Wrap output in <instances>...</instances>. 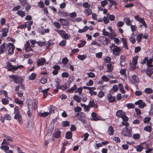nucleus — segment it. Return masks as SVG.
<instances>
[{
    "label": "nucleus",
    "mask_w": 153,
    "mask_h": 153,
    "mask_svg": "<svg viewBox=\"0 0 153 153\" xmlns=\"http://www.w3.org/2000/svg\"><path fill=\"white\" fill-rule=\"evenodd\" d=\"M85 114L82 112L77 113L75 116L77 117L78 120L80 121L84 124H85L86 122V119L85 118Z\"/></svg>",
    "instance_id": "obj_1"
},
{
    "label": "nucleus",
    "mask_w": 153,
    "mask_h": 153,
    "mask_svg": "<svg viewBox=\"0 0 153 153\" xmlns=\"http://www.w3.org/2000/svg\"><path fill=\"white\" fill-rule=\"evenodd\" d=\"M131 131L127 128L125 127L122 129L121 134L124 136L131 137Z\"/></svg>",
    "instance_id": "obj_2"
},
{
    "label": "nucleus",
    "mask_w": 153,
    "mask_h": 153,
    "mask_svg": "<svg viewBox=\"0 0 153 153\" xmlns=\"http://www.w3.org/2000/svg\"><path fill=\"white\" fill-rule=\"evenodd\" d=\"M91 117L92 118L91 119V120L97 121L98 120H105V119L102 118L100 116H97V114L95 112H93L91 114Z\"/></svg>",
    "instance_id": "obj_3"
},
{
    "label": "nucleus",
    "mask_w": 153,
    "mask_h": 153,
    "mask_svg": "<svg viewBox=\"0 0 153 153\" xmlns=\"http://www.w3.org/2000/svg\"><path fill=\"white\" fill-rule=\"evenodd\" d=\"M7 47H9V49L8 51V53L9 55H12L14 53V49L15 47L14 44L11 43L7 44L6 45Z\"/></svg>",
    "instance_id": "obj_4"
},
{
    "label": "nucleus",
    "mask_w": 153,
    "mask_h": 153,
    "mask_svg": "<svg viewBox=\"0 0 153 153\" xmlns=\"http://www.w3.org/2000/svg\"><path fill=\"white\" fill-rule=\"evenodd\" d=\"M9 77L13 79L14 82L16 84H18L21 82V77L20 76H16L14 75H9Z\"/></svg>",
    "instance_id": "obj_5"
},
{
    "label": "nucleus",
    "mask_w": 153,
    "mask_h": 153,
    "mask_svg": "<svg viewBox=\"0 0 153 153\" xmlns=\"http://www.w3.org/2000/svg\"><path fill=\"white\" fill-rule=\"evenodd\" d=\"M139 15H137L135 16H134V17L136 20L141 23L145 28H146L147 27V25L145 21L144 20V19L143 18L139 17Z\"/></svg>",
    "instance_id": "obj_6"
},
{
    "label": "nucleus",
    "mask_w": 153,
    "mask_h": 153,
    "mask_svg": "<svg viewBox=\"0 0 153 153\" xmlns=\"http://www.w3.org/2000/svg\"><path fill=\"white\" fill-rule=\"evenodd\" d=\"M121 51V49L119 47L114 48L112 50L113 54L116 56H119Z\"/></svg>",
    "instance_id": "obj_7"
},
{
    "label": "nucleus",
    "mask_w": 153,
    "mask_h": 153,
    "mask_svg": "<svg viewBox=\"0 0 153 153\" xmlns=\"http://www.w3.org/2000/svg\"><path fill=\"white\" fill-rule=\"evenodd\" d=\"M24 67V66L23 65H19L17 66H14L13 65L12 67L9 68L8 71L14 72V71H16L20 68H23Z\"/></svg>",
    "instance_id": "obj_8"
},
{
    "label": "nucleus",
    "mask_w": 153,
    "mask_h": 153,
    "mask_svg": "<svg viewBox=\"0 0 153 153\" xmlns=\"http://www.w3.org/2000/svg\"><path fill=\"white\" fill-rule=\"evenodd\" d=\"M46 61L45 58H41L40 59H38L37 61V65L38 66L43 65Z\"/></svg>",
    "instance_id": "obj_9"
},
{
    "label": "nucleus",
    "mask_w": 153,
    "mask_h": 153,
    "mask_svg": "<svg viewBox=\"0 0 153 153\" xmlns=\"http://www.w3.org/2000/svg\"><path fill=\"white\" fill-rule=\"evenodd\" d=\"M58 20L61 24L63 26H68L69 25V22L67 19L61 18Z\"/></svg>",
    "instance_id": "obj_10"
},
{
    "label": "nucleus",
    "mask_w": 153,
    "mask_h": 153,
    "mask_svg": "<svg viewBox=\"0 0 153 153\" xmlns=\"http://www.w3.org/2000/svg\"><path fill=\"white\" fill-rule=\"evenodd\" d=\"M6 43H4L0 46V54L4 53L7 50V48L6 46Z\"/></svg>",
    "instance_id": "obj_11"
},
{
    "label": "nucleus",
    "mask_w": 153,
    "mask_h": 153,
    "mask_svg": "<svg viewBox=\"0 0 153 153\" xmlns=\"http://www.w3.org/2000/svg\"><path fill=\"white\" fill-rule=\"evenodd\" d=\"M15 119L18 120L20 124L22 123L23 122L22 120V116L20 114H15L14 117Z\"/></svg>",
    "instance_id": "obj_12"
},
{
    "label": "nucleus",
    "mask_w": 153,
    "mask_h": 153,
    "mask_svg": "<svg viewBox=\"0 0 153 153\" xmlns=\"http://www.w3.org/2000/svg\"><path fill=\"white\" fill-rule=\"evenodd\" d=\"M107 98L109 102H114L115 100V97L112 96L110 94H107Z\"/></svg>",
    "instance_id": "obj_13"
},
{
    "label": "nucleus",
    "mask_w": 153,
    "mask_h": 153,
    "mask_svg": "<svg viewBox=\"0 0 153 153\" xmlns=\"http://www.w3.org/2000/svg\"><path fill=\"white\" fill-rule=\"evenodd\" d=\"M116 116L119 118H122L123 115H126L125 112L121 110H118L116 113Z\"/></svg>",
    "instance_id": "obj_14"
},
{
    "label": "nucleus",
    "mask_w": 153,
    "mask_h": 153,
    "mask_svg": "<svg viewBox=\"0 0 153 153\" xmlns=\"http://www.w3.org/2000/svg\"><path fill=\"white\" fill-rule=\"evenodd\" d=\"M9 31L8 29L7 28L5 27L3 28L2 30V32L1 36L6 37L7 35V33Z\"/></svg>",
    "instance_id": "obj_15"
},
{
    "label": "nucleus",
    "mask_w": 153,
    "mask_h": 153,
    "mask_svg": "<svg viewBox=\"0 0 153 153\" xmlns=\"http://www.w3.org/2000/svg\"><path fill=\"white\" fill-rule=\"evenodd\" d=\"M90 108H96L98 107V105L97 103L94 104V100H92V101L90 100L89 102L88 105Z\"/></svg>",
    "instance_id": "obj_16"
},
{
    "label": "nucleus",
    "mask_w": 153,
    "mask_h": 153,
    "mask_svg": "<svg viewBox=\"0 0 153 153\" xmlns=\"http://www.w3.org/2000/svg\"><path fill=\"white\" fill-rule=\"evenodd\" d=\"M146 73L147 75L149 77H150L151 75L153 73V68H147Z\"/></svg>",
    "instance_id": "obj_17"
},
{
    "label": "nucleus",
    "mask_w": 153,
    "mask_h": 153,
    "mask_svg": "<svg viewBox=\"0 0 153 153\" xmlns=\"http://www.w3.org/2000/svg\"><path fill=\"white\" fill-rule=\"evenodd\" d=\"M114 129L113 127L112 126H110L109 127L108 132V134L110 135H112L114 134Z\"/></svg>",
    "instance_id": "obj_18"
},
{
    "label": "nucleus",
    "mask_w": 153,
    "mask_h": 153,
    "mask_svg": "<svg viewBox=\"0 0 153 153\" xmlns=\"http://www.w3.org/2000/svg\"><path fill=\"white\" fill-rule=\"evenodd\" d=\"M84 13L86 16H88L92 13V10L90 8L85 9L84 10Z\"/></svg>",
    "instance_id": "obj_19"
},
{
    "label": "nucleus",
    "mask_w": 153,
    "mask_h": 153,
    "mask_svg": "<svg viewBox=\"0 0 153 153\" xmlns=\"http://www.w3.org/2000/svg\"><path fill=\"white\" fill-rule=\"evenodd\" d=\"M118 89V87L117 85H114L113 86L112 88L111 89L110 91V92L114 93L116 92Z\"/></svg>",
    "instance_id": "obj_20"
},
{
    "label": "nucleus",
    "mask_w": 153,
    "mask_h": 153,
    "mask_svg": "<svg viewBox=\"0 0 153 153\" xmlns=\"http://www.w3.org/2000/svg\"><path fill=\"white\" fill-rule=\"evenodd\" d=\"M58 14L59 16L61 17L68 16V13L63 11H59L58 12Z\"/></svg>",
    "instance_id": "obj_21"
},
{
    "label": "nucleus",
    "mask_w": 153,
    "mask_h": 153,
    "mask_svg": "<svg viewBox=\"0 0 153 153\" xmlns=\"http://www.w3.org/2000/svg\"><path fill=\"white\" fill-rule=\"evenodd\" d=\"M138 58V56H135L132 59V62L134 65V69H135L136 68V65L137 63V59Z\"/></svg>",
    "instance_id": "obj_22"
},
{
    "label": "nucleus",
    "mask_w": 153,
    "mask_h": 153,
    "mask_svg": "<svg viewBox=\"0 0 153 153\" xmlns=\"http://www.w3.org/2000/svg\"><path fill=\"white\" fill-rule=\"evenodd\" d=\"M123 21L126 23L127 25L130 26L131 22L130 19L129 18L125 17L123 19Z\"/></svg>",
    "instance_id": "obj_23"
},
{
    "label": "nucleus",
    "mask_w": 153,
    "mask_h": 153,
    "mask_svg": "<svg viewBox=\"0 0 153 153\" xmlns=\"http://www.w3.org/2000/svg\"><path fill=\"white\" fill-rule=\"evenodd\" d=\"M55 30L62 37L65 33V31L64 30L59 29H55Z\"/></svg>",
    "instance_id": "obj_24"
},
{
    "label": "nucleus",
    "mask_w": 153,
    "mask_h": 153,
    "mask_svg": "<svg viewBox=\"0 0 153 153\" xmlns=\"http://www.w3.org/2000/svg\"><path fill=\"white\" fill-rule=\"evenodd\" d=\"M36 76H37V74H36L33 73L29 76V77H28V79L29 80H34L36 79Z\"/></svg>",
    "instance_id": "obj_25"
},
{
    "label": "nucleus",
    "mask_w": 153,
    "mask_h": 153,
    "mask_svg": "<svg viewBox=\"0 0 153 153\" xmlns=\"http://www.w3.org/2000/svg\"><path fill=\"white\" fill-rule=\"evenodd\" d=\"M65 137L67 139H71L72 137V132L71 131H67L65 134Z\"/></svg>",
    "instance_id": "obj_26"
},
{
    "label": "nucleus",
    "mask_w": 153,
    "mask_h": 153,
    "mask_svg": "<svg viewBox=\"0 0 153 153\" xmlns=\"http://www.w3.org/2000/svg\"><path fill=\"white\" fill-rule=\"evenodd\" d=\"M143 36V35L142 33H139L137 35L136 38V40L138 42H141Z\"/></svg>",
    "instance_id": "obj_27"
},
{
    "label": "nucleus",
    "mask_w": 153,
    "mask_h": 153,
    "mask_svg": "<svg viewBox=\"0 0 153 153\" xmlns=\"http://www.w3.org/2000/svg\"><path fill=\"white\" fill-rule=\"evenodd\" d=\"M76 85L74 84L73 87L68 90L67 91L69 93H72L74 92V91H75L76 89Z\"/></svg>",
    "instance_id": "obj_28"
},
{
    "label": "nucleus",
    "mask_w": 153,
    "mask_h": 153,
    "mask_svg": "<svg viewBox=\"0 0 153 153\" xmlns=\"http://www.w3.org/2000/svg\"><path fill=\"white\" fill-rule=\"evenodd\" d=\"M16 13L22 17H23L25 16V12L22 10H18Z\"/></svg>",
    "instance_id": "obj_29"
},
{
    "label": "nucleus",
    "mask_w": 153,
    "mask_h": 153,
    "mask_svg": "<svg viewBox=\"0 0 153 153\" xmlns=\"http://www.w3.org/2000/svg\"><path fill=\"white\" fill-rule=\"evenodd\" d=\"M103 39V41L102 44L103 45H106L109 43L110 42V41L106 37L103 36L102 37Z\"/></svg>",
    "instance_id": "obj_30"
},
{
    "label": "nucleus",
    "mask_w": 153,
    "mask_h": 153,
    "mask_svg": "<svg viewBox=\"0 0 153 153\" xmlns=\"http://www.w3.org/2000/svg\"><path fill=\"white\" fill-rule=\"evenodd\" d=\"M14 101L17 104L20 105H23V101L22 100H19L18 98H15L14 99Z\"/></svg>",
    "instance_id": "obj_31"
},
{
    "label": "nucleus",
    "mask_w": 153,
    "mask_h": 153,
    "mask_svg": "<svg viewBox=\"0 0 153 153\" xmlns=\"http://www.w3.org/2000/svg\"><path fill=\"white\" fill-rule=\"evenodd\" d=\"M89 136V134L88 133H84L83 136H81V137H84L83 140L84 141H87L88 140V137Z\"/></svg>",
    "instance_id": "obj_32"
},
{
    "label": "nucleus",
    "mask_w": 153,
    "mask_h": 153,
    "mask_svg": "<svg viewBox=\"0 0 153 153\" xmlns=\"http://www.w3.org/2000/svg\"><path fill=\"white\" fill-rule=\"evenodd\" d=\"M112 64L111 63H110L107 65V67L108 70L107 71V72H110L112 71L113 70V67H112Z\"/></svg>",
    "instance_id": "obj_33"
},
{
    "label": "nucleus",
    "mask_w": 153,
    "mask_h": 153,
    "mask_svg": "<svg viewBox=\"0 0 153 153\" xmlns=\"http://www.w3.org/2000/svg\"><path fill=\"white\" fill-rule=\"evenodd\" d=\"M144 92L148 94H150L153 93V90L150 88H146L145 89Z\"/></svg>",
    "instance_id": "obj_34"
},
{
    "label": "nucleus",
    "mask_w": 153,
    "mask_h": 153,
    "mask_svg": "<svg viewBox=\"0 0 153 153\" xmlns=\"http://www.w3.org/2000/svg\"><path fill=\"white\" fill-rule=\"evenodd\" d=\"M40 82L42 84H45L46 83L47 81V79L46 76H43L41 79Z\"/></svg>",
    "instance_id": "obj_35"
},
{
    "label": "nucleus",
    "mask_w": 153,
    "mask_h": 153,
    "mask_svg": "<svg viewBox=\"0 0 153 153\" xmlns=\"http://www.w3.org/2000/svg\"><path fill=\"white\" fill-rule=\"evenodd\" d=\"M132 79L135 82L137 83H138L140 82V80L138 77L136 75H133L132 76Z\"/></svg>",
    "instance_id": "obj_36"
},
{
    "label": "nucleus",
    "mask_w": 153,
    "mask_h": 153,
    "mask_svg": "<svg viewBox=\"0 0 153 153\" xmlns=\"http://www.w3.org/2000/svg\"><path fill=\"white\" fill-rule=\"evenodd\" d=\"M56 109V108L54 106L51 105L49 113L51 114H53L54 112V111Z\"/></svg>",
    "instance_id": "obj_37"
},
{
    "label": "nucleus",
    "mask_w": 153,
    "mask_h": 153,
    "mask_svg": "<svg viewBox=\"0 0 153 153\" xmlns=\"http://www.w3.org/2000/svg\"><path fill=\"white\" fill-rule=\"evenodd\" d=\"M4 94L6 97L9 98L8 96V94L7 91L4 90H0V95H2Z\"/></svg>",
    "instance_id": "obj_38"
},
{
    "label": "nucleus",
    "mask_w": 153,
    "mask_h": 153,
    "mask_svg": "<svg viewBox=\"0 0 153 153\" xmlns=\"http://www.w3.org/2000/svg\"><path fill=\"white\" fill-rule=\"evenodd\" d=\"M87 56L85 55H80L77 56V58L81 60H83L86 58Z\"/></svg>",
    "instance_id": "obj_39"
},
{
    "label": "nucleus",
    "mask_w": 153,
    "mask_h": 153,
    "mask_svg": "<svg viewBox=\"0 0 153 153\" xmlns=\"http://www.w3.org/2000/svg\"><path fill=\"white\" fill-rule=\"evenodd\" d=\"M0 148L2 150H4L6 152L8 150H9V147L7 145H2L1 146Z\"/></svg>",
    "instance_id": "obj_40"
},
{
    "label": "nucleus",
    "mask_w": 153,
    "mask_h": 153,
    "mask_svg": "<svg viewBox=\"0 0 153 153\" xmlns=\"http://www.w3.org/2000/svg\"><path fill=\"white\" fill-rule=\"evenodd\" d=\"M1 102L3 104L5 105L8 104L9 101L7 99L3 98L1 99Z\"/></svg>",
    "instance_id": "obj_41"
},
{
    "label": "nucleus",
    "mask_w": 153,
    "mask_h": 153,
    "mask_svg": "<svg viewBox=\"0 0 153 153\" xmlns=\"http://www.w3.org/2000/svg\"><path fill=\"white\" fill-rule=\"evenodd\" d=\"M61 132L59 130H58L55 132L54 137L55 138H58L60 137Z\"/></svg>",
    "instance_id": "obj_42"
},
{
    "label": "nucleus",
    "mask_w": 153,
    "mask_h": 153,
    "mask_svg": "<svg viewBox=\"0 0 153 153\" xmlns=\"http://www.w3.org/2000/svg\"><path fill=\"white\" fill-rule=\"evenodd\" d=\"M53 24L54 26L57 29H59L61 28V25L57 21L54 22L53 23Z\"/></svg>",
    "instance_id": "obj_43"
},
{
    "label": "nucleus",
    "mask_w": 153,
    "mask_h": 153,
    "mask_svg": "<svg viewBox=\"0 0 153 153\" xmlns=\"http://www.w3.org/2000/svg\"><path fill=\"white\" fill-rule=\"evenodd\" d=\"M152 129V127L150 126H146L144 128V130L145 131H148L149 132H150L151 131Z\"/></svg>",
    "instance_id": "obj_44"
},
{
    "label": "nucleus",
    "mask_w": 153,
    "mask_h": 153,
    "mask_svg": "<svg viewBox=\"0 0 153 153\" xmlns=\"http://www.w3.org/2000/svg\"><path fill=\"white\" fill-rule=\"evenodd\" d=\"M71 37V36L69 34H68L67 33H65L62 36V38L64 39H68Z\"/></svg>",
    "instance_id": "obj_45"
},
{
    "label": "nucleus",
    "mask_w": 153,
    "mask_h": 153,
    "mask_svg": "<svg viewBox=\"0 0 153 153\" xmlns=\"http://www.w3.org/2000/svg\"><path fill=\"white\" fill-rule=\"evenodd\" d=\"M136 150L138 152H141L143 149V147L140 145H137L136 146Z\"/></svg>",
    "instance_id": "obj_46"
},
{
    "label": "nucleus",
    "mask_w": 153,
    "mask_h": 153,
    "mask_svg": "<svg viewBox=\"0 0 153 153\" xmlns=\"http://www.w3.org/2000/svg\"><path fill=\"white\" fill-rule=\"evenodd\" d=\"M108 0L109 2L111 3V5L110 6V8L113 5H117V3L116 1H114L113 0Z\"/></svg>",
    "instance_id": "obj_47"
},
{
    "label": "nucleus",
    "mask_w": 153,
    "mask_h": 153,
    "mask_svg": "<svg viewBox=\"0 0 153 153\" xmlns=\"http://www.w3.org/2000/svg\"><path fill=\"white\" fill-rule=\"evenodd\" d=\"M58 88H59V89H61L62 90H66L67 88L66 84H63L62 86H61V85H60Z\"/></svg>",
    "instance_id": "obj_48"
},
{
    "label": "nucleus",
    "mask_w": 153,
    "mask_h": 153,
    "mask_svg": "<svg viewBox=\"0 0 153 153\" xmlns=\"http://www.w3.org/2000/svg\"><path fill=\"white\" fill-rule=\"evenodd\" d=\"M74 99L78 103L81 102V99L80 97L77 95H75L74 97Z\"/></svg>",
    "instance_id": "obj_49"
},
{
    "label": "nucleus",
    "mask_w": 153,
    "mask_h": 153,
    "mask_svg": "<svg viewBox=\"0 0 153 153\" xmlns=\"http://www.w3.org/2000/svg\"><path fill=\"white\" fill-rule=\"evenodd\" d=\"M126 106L128 108H135V106L134 104L132 103H129L126 105Z\"/></svg>",
    "instance_id": "obj_50"
},
{
    "label": "nucleus",
    "mask_w": 153,
    "mask_h": 153,
    "mask_svg": "<svg viewBox=\"0 0 153 153\" xmlns=\"http://www.w3.org/2000/svg\"><path fill=\"white\" fill-rule=\"evenodd\" d=\"M126 59V57L124 55H121L120 57V63H123L124 62Z\"/></svg>",
    "instance_id": "obj_51"
},
{
    "label": "nucleus",
    "mask_w": 153,
    "mask_h": 153,
    "mask_svg": "<svg viewBox=\"0 0 153 153\" xmlns=\"http://www.w3.org/2000/svg\"><path fill=\"white\" fill-rule=\"evenodd\" d=\"M83 6L85 8H89L90 7V5L87 2L84 3L82 4Z\"/></svg>",
    "instance_id": "obj_52"
},
{
    "label": "nucleus",
    "mask_w": 153,
    "mask_h": 153,
    "mask_svg": "<svg viewBox=\"0 0 153 153\" xmlns=\"http://www.w3.org/2000/svg\"><path fill=\"white\" fill-rule=\"evenodd\" d=\"M55 81L57 84L56 87L58 88L61 85L59 84L61 82V80L60 79L57 78L55 79Z\"/></svg>",
    "instance_id": "obj_53"
},
{
    "label": "nucleus",
    "mask_w": 153,
    "mask_h": 153,
    "mask_svg": "<svg viewBox=\"0 0 153 153\" xmlns=\"http://www.w3.org/2000/svg\"><path fill=\"white\" fill-rule=\"evenodd\" d=\"M101 79L104 82H108L109 80V78L105 75H103L102 76Z\"/></svg>",
    "instance_id": "obj_54"
},
{
    "label": "nucleus",
    "mask_w": 153,
    "mask_h": 153,
    "mask_svg": "<svg viewBox=\"0 0 153 153\" xmlns=\"http://www.w3.org/2000/svg\"><path fill=\"white\" fill-rule=\"evenodd\" d=\"M104 93L102 91H100L98 93L97 96L100 98H102L104 96Z\"/></svg>",
    "instance_id": "obj_55"
},
{
    "label": "nucleus",
    "mask_w": 153,
    "mask_h": 153,
    "mask_svg": "<svg viewBox=\"0 0 153 153\" xmlns=\"http://www.w3.org/2000/svg\"><path fill=\"white\" fill-rule=\"evenodd\" d=\"M62 124L64 127H67L70 125V123L68 121H64L62 123Z\"/></svg>",
    "instance_id": "obj_56"
},
{
    "label": "nucleus",
    "mask_w": 153,
    "mask_h": 153,
    "mask_svg": "<svg viewBox=\"0 0 153 153\" xmlns=\"http://www.w3.org/2000/svg\"><path fill=\"white\" fill-rule=\"evenodd\" d=\"M4 118L6 119V120H10L11 119V117L8 114H5L4 115Z\"/></svg>",
    "instance_id": "obj_57"
},
{
    "label": "nucleus",
    "mask_w": 153,
    "mask_h": 153,
    "mask_svg": "<svg viewBox=\"0 0 153 153\" xmlns=\"http://www.w3.org/2000/svg\"><path fill=\"white\" fill-rule=\"evenodd\" d=\"M48 112H44L43 113H39V116L41 117H45L48 116Z\"/></svg>",
    "instance_id": "obj_58"
},
{
    "label": "nucleus",
    "mask_w": 153,
    "mask_h": 153,
    "mask_svg": "<svg viewBox=\"0 0 153 153\" xmlns=\"http://www.w3.org/2000/svg\"><path fill=\"white\" fill-rule=\"evenodd\" d=\"M103 20L105 24H107L109 22V19L107 16H104L103 17Z\"/></svg>",
    "instance_id": "obj_59"
},
{
    "label": "nucleus",
    "mask_w": 153,
    "mask_h": 153,
    "mask_svg": "<svg viewBox=\"0 0 153 153\" xmlns=\"http://www.w3.org/2000/svg\"><path fill=\"white\" fill-rule=\"evenodd\" d=\"M30 42L31 43V46L32 48L35 47V44L37 42V41L33 39L30 40Z\"/></svg>",
    "instance_id": "obj_60"
},
{
    "label": "nucleus",
    "mask_w": 153,
    "mask_h": 153,
    "mask_svg": "<svg viewBox=\"0 0 153 153\" xmlns=\"http://www.w3.org/2000/svg\"><path fill=\"white\" fill-rule=\"evenodd\" d=\"M21 7V6L20 5H18L16 7H14L12 9L13 11H16L20 9Z\"/></svg>",
    "instance_id": "obj_61"
},
{
    "label": "nucleus",
    "mask_w": 153,
    "mask_h": 153,
    "mask_svg": "<svg viewBox=\"0 0 153 153\" xmlns=\"http://www.w3.org/2000/svg\"><path fill=\"white\" fill-rule=\"evenodd\" d=\"M86 42L85 41H82V42L78 45V46L79 48H81L84 46L85 45Z\"/></svg>",
    "instance_id": "obj_62"
},
{
    "label": "nucleus",
    "mask_w": 153,
    "mask_h": 153,
    "mask_svg": "<svg viewBox=\"0 0 153 153\" xmlns=\"http://www.w3.org/2000/svg\"><path fill=\"white\" fill-rule=\"evenodd\" d=\"M108 1L106 0H104L101 2V6L104 7L108 4Z\"/></svg>",
    "instance_id": "obj_63"
},
{
    "label": "nucleus",
    "mask_w": 153,
    "mask_h": 153,
    "mask_svg": "<svg viewBox=\"0 0 153 153\" xmlns=\"http://www.w3.org/2000/svg\"><path fill=\"white\" fill-rule=\"evenodd\" d=\"M111 60V58L110 57L107 56L106 58L104 59L105 62L107 63H109L110 62Z\"/></svg>",
    "instance_id": "obj_64"
}]
</instances>
